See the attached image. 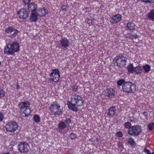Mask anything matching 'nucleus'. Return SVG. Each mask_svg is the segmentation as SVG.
Listing matches in <instances>:
<instances>
[{
  "instance_id": "obj_42",
  "label": "nucleus",
  "mask_w": 154,
  "mask_h": 154,
  "mask_svg": "<svg viewBox=\"0 0 154 154\" xmlns=\"http://www.w3.org/2000/svg\"><path fill=\"white\" fill-rule=\"evenodd\" d=\"M31 0H23V2L25 4H28Z\"/></svg>"
},
{
  "instance_id": "obj_39",
  "label": "nucleus",
  "mask_w": 154,
  "mask_h": 154,
  "mask_svg": "<svg viewBox=\"0 0 154 154\" xmlns=\"http://www.w3.org/2000/svg\"><path fill=\"white\" fill-rule=\"evenodd\" d=\"M69 137L71 139H73L75 137V135L74 133H72L70 135Z\"/></svg>"
},
{
  "instance_id": "obj_40",
  "label": "nucleus",
  "mask_w": 154,
  "mask_h": 154,
  "mask_svg": "<svg viewBox=\"0 0 154 154\" xmlns=\"http://www.w3.org/2000/svg\"><path fill=\"white\" fill-rule=\"evenodd\" d=\"M4 118L3 114L0 112V122H2Z\"/></svg>"
},
{
  "instance_id": "obj_7",
  "label": "nucleus",
  "mask_w": 154,
  "mask_h": 154,
  "mask_svg": "<svg viewBox=\"0 0 154 154\" xmlns=\"http://www.w3.org/2000/svg\"><path fill=\"white\" fill-rule=\"evenodd\" d=\"M50 78L49 79L50 82H57L60 78V72L57 69H54L50 74Z\"/></svg>"
},
{
  "instance_id": "obj_10",
  "label": "nucleus",
  "mask_w": 154,
  "mask_h": 154,
  "mask_svg": "<svg viewBox=\"0 0 154 154\" xmlns=\"http://www.w3.org/2000/svg\"><path fill=\"white\" fill-rule=\"evenodd\" d=\"M17 13L20 19H26L29 16V12L26 8L21 9L19 11L17 12Z\"/></svg>"
},
{
  "instance_id": "obj_27",
  "label": "nucleus",
  "mask_w": 154,
  "mask_h": 154,
  "mask_svg": "<svg viewBox=\"0 0 154 154\" xmlns=\"http://www.w3.org/2000/svg\"><path fill=\"white\" fill-rule=\"evenodd\" d=\"M143 68L145 72H148L150 70V66L149 65L146 64L143 66Z\"/></svg>"
},
{
  "instance_id": "obj_50",
  "label": "nucleus",
  "mask_w": 154,
  "mask_h": 154,
  "mask_svg": "<svg viewBox=\"0 0 154 154\" xmlns=\"http://www.w3.org/2000/svg\"><path fill=\"white\" fill-rule=\"evenodd\" d=\"M18 87H17V89H18Z\"/></svg>"
},
{
  "instance_id": "obj_6",
  "label": "nucleus",
  "mask_w": 154,
  "mask_h": 154,
  "mask_svg": "<svg viewBox=\"0 0 154 154\" xmlns=\"http://www.w3.org/2000/svg\"><path fill=\"white\" fill-rule=\"evenodd\" d=\"M141 131V127L138 125L132 126L131 128L128 130V134L133 136H137Z\"/></svg>"
},
{
  "instance_id": "obj_25",
  "label": "nucleus",
  "mask_w": 154,
  "mask_h": 154,
  "mask_svg": "<svg viewBox=\"0 0 154 154\" xmlns=\"http://www.w3.org/2000/svg\"><path fill=\"white\" fill-rule=\"evenodd\" d=\"M33 119L36 123H38L40 122V118L39 116L37 115H35L33 116Z\"/></svg>"
},
{
  "instance_id": "obj_47",
  "label": "nucleus",
  "mask_w": 154,
  "mask_h": 154,
  "mask_svg": "<svg viewBox=\"0 0 154 154\" xmlns=\"http://www.w3.org/2000/svg\"><path fill=\"white\" fill-rule=\"evenodd\" d=\"M151 154H154V152H152L151 153Z\"/></svg>"
},
{
  "instance_id": "obj_18",
  "label": "nucleus",
  "mask_w": 154,
  "mask_h": 154,
  "mask_svg": "<svg viewBox=\"0 0 154 154\" xmlns=\"http://www.w3.org/2000/svg\"><path fill=\"white\" fill-rule=\"evenodd\" d=\"M37 8V4L34 3H31L28 5V9L29 11H35Z\"/></svg>"
},
{
  "instance_id": "obj_22",
  "label": "nucleus",
  "mask_w": 154,
  "mask_h": 154,
  "mask_svg": "<svg viewBox=\"0 0 154 154\" xmlns=\"http://www.w3.org/2000/svg\"><path fill=\"white\" fill-rule=\"evenodd\" d=\"M126 27L130 30H133L135 29V24L132 22H130L127 24Z\"/></svg>"
},
{
  "instance_id": "obj_35",
  "label": "nucleus",
  "mask_w": 154,
  "mask_h": 154,
  "mask_svg": "<svg viewBox=\"0 0 154 154\" xmlns=\"http://www.w3.org/2000/svg\"><path fill=\"white\" fill-rule=\"evenodd\" d=\"M143 2L147 3L149 2L151 3H154V0H141Z\"/></svg>"
},
{
  "instance_id": "obj_15",
  "label": "nucleus",
  "mask_w": 154,
  "mask_h": 154,
  "mask_svg": "<svg viewBox=\"0 0 154 154\" xmlns=\"http://www.w3.org/2000/svg\"><path fill=\"white\" fill-rule=\"evenodd\" d=\"M59 132L61 133H65L66 132L62 131L66 127V125L65 122L63 121L59 122L58 125Z\"/></svg>"
},
{
  "instance_id": "obj_36",
  "label": "nucleus",
  "mask_w": 154,
  "mask_h": 154,
  "mask_svg": "<svg viewBox=\"0 0 154 154\" xmlns=\"http://www.w3.org/2000/svg\"><path fill=\"white\" fill-rule=\"evenodd\" d=\"M137 36L135 34H131L130 36V38L131 39H135L137 38Z\"/></svg>"
},
{
  "instance_id": "obj_45",
  "label": "nucleus",
  "mask_w": 154,
  "mask_h": 154,
  "mask_svg": "<svg viewBox=\"0 0 154 154\" xmlns=\"http://www.w3.org/2000/svg\"><path fill=\"white\" fill-rule=\"evenodd\" d=\"M132 119H133V118H132ZM130 121L131 122H132L133 121V120H134V119H131V118L130 117Z\"/></svg>"
},
{
  "instance_id": "obj_37",
  "label": "nucleus",
  "mask_w": 154,
  "mask_h": 154,
  "mask_svg": "<svg viewBox=\"0 0 154 154\" xmlns=\"http://www.w3.org/2000/svg\"><path fill=\"white\" fill-rule=\"evenodd\" d=\"M116 135L119 137H122L123 136V134L121 131H118L116 133Z\"/></svg>"
},
{
  "instance_id": "obj_8",
  "label": "nucleus",
  "mask_w": 154,
  "mask_h": 154,
  "mask_svg": "<svg viewBox=\"0 0 154 154\" xmlns=\"http://www.w3.org/2000/svg\"><path fill=\"white\" fill-rule=\"evenodd\" d=\"M18 146V150L21 153H27L30 149L29 145L25 142L20 143Z\"/></svg>"
},
{
  "instance_id": "obj_9",
  "label": "nucleus",
  "mask_w": 154,
  "mask_h": 154,
  "mask_svg": "<svg viewBox=\"0 0 154 154\" xmlns=\"http://www.w3.org/2000/svg\"><path fill=\"white\" fill-rule=\"evenodd\" d=\"M18 125L14 122H8L6 125L5 128L6 130L9 132H14L18 128Z\"/></svg>"
},
{
  "instance_id": "obj_5",
  "label": "nucleus",
  "mask_w": 154,
  "mask_h": 154,
  "mask_svg": "<svg viewBox=\"0 0 154 154\" xmlns=\"http://www.w3.org/2000/svg\"><path fill=\"white\" fill-rule=\"evenodd\" d=\"M127 60V57L120 55L116 56L114 58L113 62L115 66L122 67L125 65Z\"/></svg>"
},
{
  "instance_id": "obj_38",
  "label": "nucleus",
  "mask_w": 154,
  "mask_h": 154,
  "mask_svg": "<svg viewBox=\"0 0 154 154\" xmlns=\"http://www.w3.org/2000/svg\"><path fill=\"white\" fill-rule=\"evenodd\" d=\"M68 6L66 5H63L61 7V9L62 10L64 11H66L67 10V8Z\"/></svg>"
},
{
  "instance_id": "obj_32",
  "label": "nucleus",
  "mask_w": 154,
  "mask_h": 154,
  "mask_svg": "<svg viewBox=\"0 0 154 154\" xmlns=\"http://www.w3.org/2000/svg\"><path fill=\"white\" fill-rule=\"evenodd\" d=\"M128 142L132 146H135V143L133 139L131 138L129 139Z\"/></svg>"
},
{
  "instance_id": "obj_30",
  "label": "nucleus",
  "mask_w": 154,
  "mask_h": 154,
  "mask_svg": "<svg viewBox=\"0 0 154 154\" xmlns=\"http://www.w3.org/2000/svg\"><path fill=\"white\" fill-rule=\"evenodd\" d=\"M117 145L118 146V148L121 151L122 150V149H123V147L122 143L120 142H118L117 143Z\"/></svg>"
},
{
  "instance_id": "obj_48",
  "label": "nucleus",
  "mask_w": 154,
  "mask_h": 154,
  "mask_svg": "<svg viewBox=\"0 0 154 154\" xmlns=\"http://www.w3.org/2000/svg\"><path fill=\"white\" fill-rule=\"evenodd\" d=\"M1 65V62L0 61V65Z\"/></svg>"
},
{
  "instance_id": "obj_19",
  "label": "nucleus",
  "mask_w": 154,
  "mask_h": 154,
  "mask_svg": "<svg viewBox=\"0 0 154 154\" xmlns=\"http://www.w3.org/2000/svg\"><path fill=\"white\" fill-rule=\"evenodd\" d=\"M147 17L149 20L154 21V9H152L148 13Z\"/></svg>"
},
{
  "instance_id": "obj_34",
  "label": "nucleus",
  "mask_w": 154,
  "mask_h": 154,
  "mask_svg": "<svg viewBox=\"0 0 154 154\" xmlns=\"http://www.w3.org/2000/svg\"><path fill=\"white\" fill-rule=\"evenodd\" d=\"M5 95V91L0 88V97H4Z\"/></svg>"
},
{
  "instance_id": "obj_31",
  "label": "nucleus",
  "mask_w": 154,
  "mask_h": 154,
  "mask_svg": "<svg viewBox=\"0 0 154 154\" xmlns=\"http://www.w3.org/2000/svg\"><path fill=\"white\" fill-rule=\"evenodd\" d=\"M148 128L150 131H151L153 128L154 127V123H151L148 124Z\"/></svg>"
},
{
  "instance_id": "obj_11",
  "label": "nucleus",
  "mask_w": 154,
  "mask_h": 154,
  "mask_svg": "<svg viewBox=\"0 0 154 154\" xmlns=\"http://www.w3.org/2000/svg\"><path fill=\"white\" fill-rule=\"evenodd\" d=\"M122 19V16L120 14L112 16L109 19L110 23H116L120 21Z\"/></svg>"
},
{
  "instance_id": "obj_26",
  "label": "nucleus",
  "mask_w": 154,
  "mask_h": 154,
  "mask_svg": "<svg viewBox=\"0 0 154 154\" xmlns=\"http://www.w3.org/2000/svg\"><path fill=\"white\" fill-rule=\"evenodd\" d=\"M14 30V29L12 27H9L5 28V31L8 33H11Z\"/></svg>"
},
{
  "instance_id": "obj_46",
  "label": "nucleus",
  "mask_w": 154,
  "mask_h": 154,
  "mask_svg": "<svg viewBox=\"0 0 154 154\" xmlns=\"http://www.w3.org/2000/svg\"><path fill=\"white\" fill-rule=\"evenodd\" d=\"M3 154H10V153H4Z\"/></svg>"
},
{
  "instance_id": "obj_2",
  "label": "nucleus",
  "mask_w": 154,
  "mask_h": 154,
  "mask_svg": "<svg viewBox=\"0 0 154 154\" xmlns=\"http://www.w3.org/2000/svg\"><path fill=\"white\" fill-rule=\"evenodd\" d=\"M117 83L118 86L122 85V91L125 93H134L136 91V86L135 84L131 82H126L124 79L119 80Z\"/></svg>"
},
{
  "instance_id": "obj_21",
  "label": "nucleus",
  "mask_w": 154,
  "mask_h": 154,
  "mask_svg": "<svg viewBox=\"0 0 154 154\" xmlns=\"http://www.w3.org/2000/svg\"><path fill=\"white\" fill-rule=\"evenodd\" d=\"M142 70V68L140 66H138L134 68V72L136 74L139 75L141 72Z\"/></svg>"
},
{
  "instance_id": "obj_14",
  "label": "nucleus",
  "mask_w": 154,
  "mask_h": 154,
  "mask_svg": "<svg viewBox=\"0 0 154 154\" xmlns=\"http://www.w3.org/2000/svg\"><path fill=\"white\" fill-rule=\"evenodd\" d=\"M105 92V95L109 98H112L115 95L114 91L112 88H107Z\"/></svg>"
},
{
  "instance_id": "obj_20",
  "label": "nucleus",
  "mask_w": 154,
  "mask_h": 154,
  "mask_svg": "<svg viewBox=\"0 0 154 154\" xmlns=\"http://www.w3.org/2000/svg\"><path fill=\"white\" fill-rule=\"evenodd\" d=\"M21 111L25 115V116L27 117L30 115V113L31 112L30 108L28 107L25 109L24 110H22Z\"/></svg>"
},
{
  "instance_id": "obj_12",
  "label": "nucleus",
  "mask_w": 154,
  "mask_h": 154,
  "mask_svg": "<svg viewBox=\"0 0 154 154\" xmlns=\"http://www.w3.org/2000/svg\"><path fill=\"white\" fill-rule=\"evenodd\" d=\"M60 42L61 46L60 47L66 48L68 47L70 45V42L69 40L66 38H61Z\"/></svg>"
},
{
  "instance_id": "obj_4",
  "label": "nucleus",
  "mask_w": 154,
  "mask_h": 154,
  "mask_svg": "<svg viewBox=\"0 0 154 154\" xmlns=\"http://www.w3.org/2000/svg\"><path fill=\"white\" fill-rule=\"evenodd\" d=\"M49 108L50 111L51 112H54V114L55 116L61 114L63 111V107L56 101L53 102Z\"/></svg>"
},
{
  "instance_id": "obj_33",
  "label": "nucleus",
  "mask_w": 154,
  "mask_h": 154,
  "mask_svg": "<svg viewBox=\"0 0 154 154\" xmlns=\"http://www.w3.org/2000/svg\"><path fill=\"white\" fill-rule=\"evenodd\" d=\"M14 33L12 34L11 35V37H15L18 34L19 32V31L16 29H14Z\"/></svg>"
},
{
  "instance_id": "obj_17",
  "label": "nucleus",
  "mask_w": 154,
  "mask_h": 154,
  "mask_svg": "<svg viewBox=\"0 0 154 154\" xmlns=\"http://www.w3.org/2000/svg\"><path fill=\"white\" fill-rule=\"evenodd\" d=\"M116 111V109L115 106L110 107L108 110L107 113V115L109 117H113Z\"/></svg>"
},
{
  "instance_id": "obj_43",
  "label": "nucleus",
  "mask_w": 154,
  "mask_h": 154,
  "mask_svg": "<svg viewBox=\"0 0 154 154\" xmlns=\"http://www.w3.org/2000/svg\"><path fill=\"white\" fill-rule=\"evenodd\" d=\"M66 122L67 123L69 124L71 122V120L69 119H66Z\"/></svg>"
},
{
  "instance_id": "obj_13",
  "label": "nucleus",
  "mask_w": 154,
  "mask_h": 154,
  "mask_svg": "<svg viewBox=\"0 0 154 154\" xmlns=\"http://www.w3.org/2000/svg\"><path fill=\"white\" fill-rule=\"evenodd\" d=\"M30 105V103L28 101H26L20 102L19 104V106L21 111L29 107Z\"/></svg>"
},
{
  "instance_id": "obj_1",
  "label": "nucleus",
  "mask_w": 154,
  "mask_h": 154,
  "mask_svg": "<svg viewBox=\"0 0 154 154\" xmlns=\"http://www.w3.org/2000/svg\"><path fill=\"white\" fill-rule=\"evenodd\" d=\"M84 101L83 98L78 95H75L71 97V102L68 101L67 104L68 108L74 111L78 110V106H82Z\"/></svg>"
},
{
  "instance_id": "obj_49",
  "label": "nucleus",
  "mask_w": 154,
  "mask_h": 154,
  "mask_svg": "<svg viewBox=\"0 0 154 154\" xmlns=\"http://www.w3.org/2000/svg\"><path fill=\"white\" fill-rule=\"evenodd\" d=\"M18 87H17V89H18Z\"/></svg>"
},
{
  "instance_id": "obj_23",
  "label": "nucleus",
  "mask_w": 154,
  "mask_h": 154,
  "mask_svg": "<svg viewBox=\"0 0 154 154\" xmlns=\"http://www.w3.org/2000/svg\"><path fill=\"white\" fill-rule=\"evenodd\" d=\"M29 19L32 22H35L37 20V17L36 14L34 13L31 14Z\"/></svg>"
},
{
  "instance_id": "obj_41",
  "label": "nucleus",
  "mask_w": 154,
  "mask_h": 154,
  "mask_svg": "<svg viewBox=\"0 0 154 154\" xmlns=\"http://www.w3.org/2000/svg\"><path fill=\"white\" fill-rule=\"evenodd\" d=\"M143 151L146 154H151V153L150 152V151L146 148H145L143 149Z\"/></svg>"
},
{
  "instance_id": "obj_44",
  "label": "nucleus",
  "mask_w": 154,
  "mask_h": 154,
  "mask_svg": "<svg viewBox=\"0 0 154 154\" xmlns=\"http://www.w3.org/2000/svg\"><path fill=\"white\" fill-rule=\"evenodd\" d=\"M72 90L76 92L77 90V88L76 87H74L72 88Z\"/></svg>"
},
{
  "instance_id": "obj_29",
  "label": "nucleus",
  "mask_w": 154,
  "mask_h": 154,
  "mask_svg": "<svg viewBox=\"0 0 154 154\" xmlns=\"http://www.w3.org/2000/svg\"><path fill=\"white\" fill-rule=\"evenodd\" d=\"M96 20L94 19H90L89 18H87L86 21L87 23L90 25H91L93 24V22L95 20Z\"/></svg>"
},
{
  "instance_id": "obj_3",
  "label": "nucleus",
  "mask_w": 154,
  "mask_h": 154,
  "mask_svg": "<svg viewBox=\"0 0 154 154\" xmlns=\"http://www.w3.org/2000/svg\"><path fill=\"white\" fill-rule=\"evenodd\" d=\"M19 44L17 42L9 44L5 48L4 52L8 54L12 55L19 51Z\"/></svg>"
},
{
  "instance_id": "obj_16",
  "label": "nucleus",
  "mask_w": 154,
  "mask_h": 154,
  "mask_svg": "<svg viewBox=\"0 0 154 154\" xmlns=\"http://www.w3.org/2000/svg\"><path fill=\"white\" fill-rule=\"evenodd\" d=\"M48 10L45 8L38 9L36 11V13L38 16L40 17L44 16L48 13Z\"/></svg>"
},
{
  "instance_id": "obj_24",
  "label": "nucleus",
  "mask_w": 154,
  "mask_h": 154,
  "mask_svg": "<svg viewBox=\"0 0 154 154\" xmlns=\"http://www.w3.org/2000/svg\"><path fill=\"white\" fill-rule=\"evenodd\" d=\"M127 69L129 73H134V68L133 64L131 63L128 65L127 67Z\"/></svg>"
},
{
  "instance_id": "obj_28",
  "label": "nucleus",
  "mask_w": 154,
  "mask_h": 154,
  "mask_svg": "<svg viewBox=\"0 0 154 154\" xmlns=\"http://www.w3.org/2000/svg\"><path fill=\"white\" fill-rule=\"evenodd\" d=\"M132 126L131 123L129 122H126L124 124V128L128 130L131 128Z\"/></svg>"
}]
</instances>
